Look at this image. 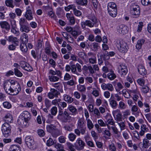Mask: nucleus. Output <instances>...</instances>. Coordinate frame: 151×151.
<instances>
[{"mask_svg": "<svg viewBox=\"0 0 151 151\" xmlns=\"http://www.w3.org/2000/svg\"><path fill=\"white\" fill-rule=\"evenodd\" d=\"M88 18L89 20H86L81 22V25L83 29H85L86 26L91 28L98 27L100 23L99 21L94 14H89Z\"/></svg>", "mask_w": 151, "mask_h": 151, "instance_id": "obj_1", "label": "nucleus"}, {"mask_svg": "<svg viewBox=\"0 0 151 151\" xmlns=\"http://www.w3.org/2000/svg\"><path fill=\"white\" fill-rule=\"evenodd\" d=\"M118 50L122 53H125L128 50L127 44L122 40H117L115 43Z\"/></svg>", "mask_w": 151, "mask_h": 151, "instance_id": "obj_2", "label": "nucleus"}, {"mask_svg": "<svg viewBox=\"0 0 151 151\" xmlns=\"http://www.w3.org/2000/svg\"><path fill=\"white\" fill-rule=\"evenodd\" d=\"M19 24L20 31L28 33L30 31L29 25L25 19L21 18L19 21Z\"/></svg>", "mask_w": 151, "mask_h": 151, "instance_id": "obj_3", "label": "nucleus"}, {"mask_svg": "<svg viewBox=\"0 0 151 151\" xmlns=\"http://www.w3.org/2000/svg\"><path fill=\"white\" fill-rule=\"evenodd\" d=\"M140 8L139 6L135 4H132L131 6L130 13L134 18H137L139 17L140 13Z\"/></svg>", "mask_w": 151, "mask_h": 151, "instance_id": "obj_4", "label": "nucleus"}, {"mask_svg": "<svg viewBox=\"0 0 151 151\" xmlns=\"http://www.w3.org/2000/svg\"><path fill=\"white\" fill-rule=\"evenodd\" d=\"M25 144L27 147L32 150H34L33 146L34 144V141L33 137L28 135L26 136L24 139Z\"/></svg>", "mask_w": 151, "mask_h": 151, "instance_id": "obj_5", "label": "nucleus"}, {"mask_svg": "<svg viewBox=\"0 0 151 151\" xmlns=\"http://www.w3.org/2000/svg\"><path fill=\"white\" fill-rule=\"evenodd\" d=\"M118 72L121 76L124 77L128 72L127 66L124 64H121L118 67Z\"/></svg>", "mask_w": 151, "mask_h": 151, "instance_id": "obj_6", "label": "nucleus"}, {"mask_svg": "<svg viewBox=\"0 0 151 151\" xmlns=\"http://www.w3.org/2000/svg\"><path fill=\"white\" fill-rule=\"evenodd\" d=\"M60 94V92L57 90L51 88L50 92L47 93V96L50 99H52L55 97L58 98Z\"/></svg>", "mask_w": 151, "mask_h": 151, "instance_id": "obj_7", "label": "nucleus"}, {"mask_svg": "<svg viewBox=\"0 0 151 151\" xmlns=\"http://www.w3.org/2000/svg\"><path fill=\"white\" fill-rule=\"evenodd\" d=\"M76 145H78V146L76 147L77 150H83L85 145V143L80 138H78L76 140Z\"/></svg>", "mask_w": 151, "mask_h": 151, "instance_id": "obj_8", "label": "nucleus"}, {"mask_svg": "<svg viewBox=\"0 0 151 151\" xmlns=\"http://www.w3.org/2000/svg\"><path fill=\"white\" fill-rule=\"evenodd\" d=\"M113 114L114 116L115 120L117 122H120L122 120V114L120 110L117 109L113 111Z\"/></svg>", "mask_w": 151, "mask_h": 151, "instance_id": "obj_9", "label": "nucleus"}, {"mask_svg": "<svg viewBox=\"0 0 151 151\" xmlns=\"http://www.w3.org/2000/svg\"><path fill=\"white\" fill-rule=\"evenodd\" d=\"M32 8L28 6L26 8V11L24 16L28 20H30L33 19V13L31 10Z\"/></svg>", "mask_w": 151, "mask_h": 151, "instance_id": "obj_10", "label": "nucleus"}, {"mask_svg": "<svg viewBox=\"0 0 151 151\" xmlns=\"http://www.w3.org/2000/svg\"><path fill=\"white\" fill-rule=\"evenodd\" d=\"M21 90L20 85L19 84H17L16 85L13 86V88L12 87L10 92L13 93L12 95H16L19 93Z\"/></svg>", "mask_w": 151, "mask_h": 151, "instance_id": "obj_11", "label": "nucleus"}, {"mask_svg": "<svg viewBox=\"0 0 151 151\" xmlns=\"http://www.w3.org/2000/svg\"><path fill=\"white\" fill-rule=\"evenodd\" d=\"M101 87L104 90H108L110 91H112L114 90V88L112 85L110 83H103L101 85Z\"/></svg>", "mask_w": 151, "mask_h": 151, "instance_id": "obj_12", "label": "nucleus"}, {"mask_svg": "<svg viewBox=\"0 0 151 151\" xmlns=\"http://www.w3.org/2000/svg\"><path fill=\"white\" fill-rule=\"evenodd\" d=\"M20 64L23 69L27 71H31L33 70L32 68L29 65L24 61H21L20 63Z\"/></svg>", "mask_w": 151, "mask_h": 151, "instance_id": "obj_13", "label": "nucleus"}, {"mask_svg": "<svg viewBox=\"0 0 151 151\" xmlns=\"http://www.w3.org/2000/svg\"><path fill=\"white\" fill-rule=\"evenodd\" d=\"M20 116L22 117V118L25 120V121L28 123L29 122V121L30 119L31 115L28 111H23L21 114Z\"/></svg>", "mask_w": 151, "mask_h": 151, "instance_id": "obj_14", "label": "nucleus"}, {"mask_svg": "<svg viewBox=\"0 0 151 151\" xmlns=\"http://www.w3.org/2000/svg\"><path fill=\"white\" fill-rule=\"evenodd\" d=\"M17 123L20 127L22 128L27 127L29 124V123L25 121V120L22 119V118H21L19 117V118L18 119Z\"/></svg>", "mask_w": 151, "mask_h": 151, "instance_id": "obj_15", "label": "nucleus"}, {"mask_svg": "<svg viewBox=\"0 0 151 151\" xmlns=\"http://www.w3.org/2000/svg\"><path fill=\"white\" fill-rule=\"evenodd\" d=\"M117 31L119 33L124 34L127 32V27L124 25L122 24L118 27Z\"/></svg>", "mask_w": 151, "mask_h": 151, "instance_id": "obj_16", "label": "nucleus"}, {"mask_svg": "<svg viewBox=\"0 0 151 151\" xmlns=\"http://www.w3.org/2000/svg\"><path fill=\"white\" fill-rule=\"evenodd\" d=\"M88 46L92 51L94 52L97 51L100 47L99 44L96 42L92 43Z\"/></svg>", "mask_w": 151, "mask_h": 151, "instance_id": "obj_17", "label": "nucleus"}, {"mask_svg": "<svg viewBox=\"0 0 151 151\" xmlns=\"http://www.w3.org/2000/svg\"><path fill=\"white\" fill-rule=\"evenodd\" d=\"M45 10L46 11H48L47 15L49 17L53 18L55 16V13L53 11L52 9L49 6H45Z\"/></svg>", "mask_w": 151, "mask_h": 151, "instance_id": "obj_18", "label": "nucleus"}, {"mask_svg": "<svg viewBox=\"0 0 151 151\" xmlns=\"http://www.w3.org/2000/svg\"><path fill=\"white\" fill-rule=\"evenodd\" d=\"M138 71L140 74L144 76L146 74L147 72L145 67L142 65H138L137 68Z\"/></svg>", "mask_w": 151, "mask_h": 151, "instance_id": "obj_19", "label": "nucleus"}, {"mask_svg": "<svg viewBox=\"0 0 151 151\" xmlns=\"http://www.w3.org/2000/svg\"><path fill=\"white\" fill-rule=\"evenodd\" d=\"M0 26L2 29L6 31H9L10 29V26L9 23L6 21H1L0 22Z\"/></svg>", "mask_w": 151, "mask_h": 151, "instance_id": "obj_20", "label": "nucleus"}, {"mask_svg": "<svg viewBox=\"0 0 151 151\" xmlns=\"http://www.w3.org/2000/svg\"><path fill=\"white\" fill-rule=\"evenodd\" d=\"M4 119L5 123H11L13 121V118L12 115L10 114H7L5 116Z\"/></svg>", "mask_w": 151, "mask_h": 151, "instance_id": "obj_21", "label": "nucleus"}, {"mask_svg": "<svg viewBox=\"0 0 151 151\" xmlns=\"http://www.w3.org/2000/svg\"><path fill=\"white\" fill-rule=\"evenodd\" d=\"M12 87L10 85V83H9V81H6L4 83V89L6 92V93H8V91L10 92Z\"/></svg>", "mask_w": 151, "mask_h": 151, "instance_id": "obj_22", "label": "nucleus"}, {"mask_svg": "<svg viewBox=\"0 0 151 151\" xmlns=\"http://www.w3.org/2000/svg\"><path fill=\"white\" fill-rule=\"evenodd\" d=\"M66 16L71 25H73L75 23L74 17L72 14L68 13L66 14Z\"/></svg>", "mask_w": 151, "mask_h": 151, "instance_id": "obj_23", "label": "nucleus"}, {"mask_svg": "<svg viewBox=\"0 0 151 151\" xmlns=\"http://www.w3.org/2000/svg\"><path fill=\"white\" fill-rule=\"evenodd\" d=\"M63 119L62 121L64 123L67 122L68 120H70L71 117L70 116L69 114L66 111L64 112Z\"/></svg>", "mask_w": 151, "mask_h": 151, "instance_id": "obj_24", "label": "nucleus"}, {"mask_svg": "<svg viewBox=\"0 0 151 151\" xmlns=\"http://www.w3.org/2000/svg\"><path fill=\"white\" fill-rule=\"evenodd\" d=\"M11 127L10 125L7 123H4L2 125L1 130L2 132L4 131H11Z\"/></svg>", "mask_w": 151, "mask_h": 151, "instance_id": "obj_25", "label": "nucleus"}, {"mask_svg": "<svg viewBox=\"0 0 151 151\" xmlns=\"http://www.w3.org/2000/svg\"><path fill=\"white\" fill-rule=\"evenodd\" d=\"M50 134L53 137L55 138L62 134V132L56 128Z\"/></svg>", "mask_w": 151, "mask_h": 151, "instance_id": "obj_26", "label": "nucleus"}, {"mask_svg": "<svg viewBox=\"0 0 151 151\" xmlns=\"http://www.w3.org/2000/svg\"><path fill=\"white\" fill-rule=\"evenodd\" d=\"M63 97L64 100L69 104L71 103L73 101V98L66 94H64L63 96Z\"/></svg>", "mask_w": 151, "mask_h": 151, "instance_id": "obj_27", "label": "nucleus"}, {"mask_svg": "<svg viewBox=\"0 0 151 151\" xmlns=\"http://www.w3.org/2000/svg\"><path fill=\"white\" fill-rule=\"evenodd\" d=\"M146 127V126L145 124H142L141 126V130L139 132V134L141 136L143 135L144 133L148 131V129Z\"/></svg>", "mask_w": 151, "mask_h": 151, "instance_id": "obj_28", "label": "nucleus"}, {"mask_svg": "<svg viewBox=\"0 0 151 151\" xmlns=\"http://www.w3.org/2000/svg\"><path fill=\"white\" fill-rule=\"evenodd\" d=\"M77 127L78 128H83L85 127V124L83 119H79L78 121Z\"/></svg>", "mask_w": 151, "mask_h": 151, "instance_id": "obj_29", "label": "nucleus"}, {"mask_svg": "<svg viewBox=\"0 0 151 151\" xmlns=\"http://www.w3.org/2000/svg\"><path fill=\"white\" fill-rule=\"evenodd\" d=\"M8 40L9 42H13L15 45H18L19 42L17 40V38L16 37H14L12 36H10L8 38Z\"/></svg>", "mask_w": 151, "mask_h": 151, "instance_id": "obj_30", "label": "nucleus"}, {"mask_svg": "<svg viewBox=\"0 0 151 151\" xmlns=\"http://www.w3.org/2000/svg\"><path fill=\"white\" fill-rule=\"evenodd\" d=\"M145 42V40L143 39L138 40L135 46L136 48L138 50L140 49Z\"/></svg>", "mask_w": 151, "mask_h": 151, "instance_id": "obj_31", "label": "nucleus"}, {"mask_svg": "<svg viewBox=\"0 0 151 151\" xmlns=\"http://www.w3.org/2000/svg\"><path fill=\"white\" fill-rule=\"evenodd\" d=\"M68 109L71 113L73 115H76L77 113V109L75 107L71 105H69L68 108Z\"/></svg>", "mask_w": 151, "mask_h": 151, "instance_id": "obj_32", "label": "nucleus"}, {"mask_svg": "<svg viewBox=\"0 0 151 151\" xmlns=\"http://www.w3.org/2000/svg\"><path fill=\"white\" fill-rule=\"evenodd\" d=\"M21 51L24 53H26L27 52L28 48L26 44L24 43H22L20 46Z\"/></svg>", "mask_w": 151, "mask_h": 151, "instance_id": "obj_33", "label": "nucleus"}, {"mask_svg": "<svg viewBox=\"0 0 151 151\" xmlns=\"http://www.w3.org/2000/svg\"><path fill=\"white\" fill-rule=\"evenodd\" d=\"M56 128L55 126L53 124L47 125L46 126L47 131L50 133L54 130Z\"/></svg>", "mask_w": 151, "mask_h": 151, "instance_id": "obj_34", "label": "nucleus"}, {"mask_svg": "<svg viewBox=\"0 0 151 151\" xmlns=\"http://www.w3.org/2000/svg\"><path fill=\"white\" fill-rule=\"evenodd\" d=\"M106 124L114 125V122L111 116H109L107 117Z\"/></svg>", "mask_w": 151, "mask_h": 151, "instance_id": "obj_35", "label": "nucleus"}, {"mask_svg": "<svg viewBox=\"0 0 151 151\" xmlns=\"http://www.w3.org/2000/svg\"><path fill=\"white\" fill-rule=\"evenodd\" d=\"M54 147L57 149V151H65L64 150V146L61 144L59 143L56 144Z\"/></svg>", "mask_w": 151, "mask_h": 151, "instance_id": "obj_36", "label": "nucleus"}, {"mask_svg": "<svg viewBox=\"0 0 151 151\" xmlns=\"http://www.w3.org/2000/svg\"><path fill=\"white\" fill-rule=\"evenodd\" d=\"M108 10H111L113 9L117 10V7L116 4L114 2H110L108 4Z\"/></svg>", "mask_w": 151, "mask_h": 151, "instance_id": "obj_37", "label": "nucleus"}, {"mask_svg": "<svg viewBox=\"0 0 151 151\" xmlns=\"http://www.w3.org/2000/svg\"><path fill=\"white\" fill-rule=\"evenodd\" d=\"M108 79L111 80H114L116 77V75L114 73V72L111 71L107 75Z\"/></svg>", "mask_w": 151, "mask_h": 151, "instance_id": "obj_38", "label": "nucleus"}, {"mask_svg": "<svg viewBox=\"0 0 151 151\" xmlns=\"http://www.w3.org/2000/svg\"><path fill=\"white\" fill-rule=\"evenodd\" d=\"M109 101L110 102V104L111 107L113 109H116L117 105V104L116 101L114 99H111Z\"/></svg>", "mask_w": 151, "mask_h": 151, "instance_id": "obj_39", "label": "nucleus"}, {"mask_svg": "<svg viewBox=\"0 0 151 151\" xmlns=\"http://www.w3.org/2000/svg\"><path fill=\"white\" fill-rule=\"evenodd\" d=\"M108 11L109 15L112 17H115L116 16L117 14V10L115 9L111 11L110 9L109 10H108Z\"/></svg>", "mask_w": 151, "mask_h": 151, "instance_id": "obj_40", "label": "nucleus"}, {"mask_svg": "<svg viewBox=\"0 0 151 151\" xmlns=\"http://www.w3.org/2000/svg\"><path fill=\"white\" fill-rule=\"evenodd\" d=\"M10 151H20V147L16 145H13L11 146L10 148Z\"/></svg>", "mask_w": 151, "mask_h": 151, "instance_id": "obj_41", "label": "nucleus"}, {"mask_svg": "<svg viewBox=\"0 0 151 151\" xmlns=\"http://www.w3.org/2000/svg\"><path fill=\"white\" fill-rule=\"evenodd\" d=\"M87 122V126L89 130L92 129L94 127V125L92 123V121L90 119L86 120Z\"/></svg>", "mask_w": 151, "mask_h": 151, "instance_id": "obj_42", "label": "nucleus"}, {"mask_svg": "<svg viewBox=\"0 0 151 151\" xmlns=\"http://www.w3.org/2000/svg\"><path fill=\"white\" fill-rule=\"evenodd\" d=\"M21 40L22 42V43H24L26 44L28 40V37L27 34L25 33H24L22 36Z\"/></svg>", "mask_w": 151, "mask_h": 151, "instance_id": "obj_43", "label": "nucleus"}, {"mask_svg": "<svg viewBox=\"0 0 151 151\" xmlns=\"http://www.w3.org/2000/svg\"><path fill=\"white\" fill-rule=\"evenodd\" d=\"M116 123L119 126L121 131L125 129V122H123L122 120V121L120 122H116Z\"/></svg>", "mask_w": 151, "mask_h": 151, "instance_id": "obj_44", "label": "nucleus"}, {"mask_svg": "<svg viewBox=\"0 0 151 151\" xmlns=\"http://www.w3.org/2000/svg\"><path fill=\"white\" fill-rule=\"evenodd\" d=\"M76 137V135L73 133H70L68 136V138L71 141H73Z\"/></svg>", "mask_w": 151, "mask_h": 151, "instance_id": "obj_45", "label": "nucleus"}, {"mask_svg": "<svg viewBox=\"0 0 151 151\" xmlns=\"http://www.w3.org/2000/svg\"><path fill=\"white\" fill-rule=\"evenodd\" d=\"M143 142L142 147L145 148H147L149 146V141L147 139H143Z\"/></svg>", "mask_w": 151, "mask_h": 151, "instance_id": "obj_46", "label": "nucleus"}, {"mask_svg": "<svg viewBox=\"0 0 151 151\" xmlns=\"http://www.w3.org/2000/svg\"><path fill=\"white\" fill-rule=\"evenodd\" d=\"M13 1L12 0H6L5 1V4L6 6L12 8L14 7V6L13 5Z\"/></svg>", "mask_w": 151, "mask_h": 151, "instance_id": "obj_47", "label": "nucleus"}, {"mask_svg": "<svg viewBox=\"0 0 151 151\" xmlns=\"http://www.w3.org/2000/svg\"><path fill=\"white\" fill-rule=\"evenodd\" d=\"M49 78L51 82H55L57 81L59 79V78L55 76H49Z\"/></svg>", "mask_w": 151, "mask_h": 151, "instance_id": "obj_48", "label": "nucleus"}, {"mask_svg": "<svg viewBox=\"0 0 151 151\" xmlns=\"http://www.w3.org/2000/svg\"><path fill=\"white\" fill-rule=\"evenodd\" d=\"M70 70L71 72L74 73L75 74L78 75H79L76 68V66L75 65H72L70 66Z\"/></svg>", "mask_w": 151, "mask_h": 151, "instance_id": "obj_49", "label": "nucleus"}, {"mask_svg": "<svg viewBox=\"0 0 151 151\" xmlns=\"http://www.w3.org/2000/svg\"><path fill=\"white\" fill-rule=\"evenodd\" d=\"M89 62L91 64H93L96 63V56H93L90 58L88 59Z\"/></svg>", "mask_w": 151, "mask_h": 151, "instance_id": "obj_50", "label": "nucleus"}, {"mask_svg": "<svg viewBox=\"0 0 151 151\" xmlns=\"http://www.w3.org/2000/svg\"><path fill=\"white\" fill-rule=\"evenodd\" d=\"M93 111L95 116H96L97 118H100V113L98 109L95 108Z\"/></svg>", "mask_w": 151, "mask_h": 151, "instance_id": "obj_51", "label": "nucleus"}, {"mask_svg": "<svg viewBox=\"0 0 151 151\" xmlns=\"http://www.w3.org/2000/svg\"><path fill=\"white\" fill-rule=\"evenodd\" d=\"M77 88L78 91L81 92H84L86 91V88L84 85H80Z\"/></svg>", "mask_w": 151, "mask_h": 151, "instance_id": "obj_52", "label": "nucleus"}, {"mask_svg": "<svg viewBox=\"0 0 151 151\" xmlns=\"http://www.w3.org/2000/svg\"><path fill=\"white\" fill-rule=\"evenodd\" d=\"M66 145L71 151H74V147L72 144L69 142H67Z\"/></svg>", "mask_w": 151, "mask_h": 151, "instance_id": "obj_53", "label": "nucleus"}, {"mask_svg": "<svg viewBox=\"0 0 151 151\" xmlns=\"http://www.w3.org/2000/svg\"><path fill=\"white\" fill-rule=\"evenodd\" d=\"M141 3L144 6H148L151 4V0H141Z\"/></svg>", "mask_w": 151, "mask_h": 151, "instance_id": "obj_54", "label": "nucleus"}, {"mask_svg": "<svg viewBox=\"0 0 151 151\" xmlns=\"http://www.w3.org/2000/svg\"><path fill=\"white\" fill-rule=\"evenodd\" d=\"M119 108L121 109H124L126 108L127 106L124 102L120 101L119 103Z\"/></svg>", "mask_w": 151, "mask_h": 151, "instance_id": "obj_55", "label": "nucleus"}, {"mask_svg": "<svg viewBox=\"0 0 151 151\" xmlns=\"http://www.w3.org/2000/svg\"><path fill=\"white\" fill-rule=\"evenodd\" d=\"M108 54V52L107 51H105L104 52H103V54L102 55V57L104 60H108L109 59V55Z\"/></svg>", "mask_w": 151, "mask_h": 151, "instance_id": "obj_56", "label": "nucleus"}, {"mask_svg": "<svg viewBox=\"0 0 151 151\" xmlns=\"http://www.w3.org/2000/svg\"><path fill=\"white\" fill-rule=\"evenodd\" d=\"M14 73L16 76L19 77H21L22 76V74L17 68L14 69Z\"/></svg>", "mask_w": 151, "mask_h": 151, "instance_id": "obj_57", "label": "nucleus"}, {"mask_svg": "<svg viewBox=\"0 0 151 151\" xmlns=\"http://www.w3.org/2000/svg\"><path fill=\"white\" fill-rule=\"evenodd\" d=\"M57 112V108L56 106H53L51 109V113L52 115H55Z\"/></svg>", "mask_w": 151, "mask_h": 151, "instance_id": "obj_58", "label": "nucleus"}, {"mask_svg": "<svg viewBox=\"0 0 151 151\" xmlns=\"http://www.w3.org/2000/svg\"><path fill=\"white\" fill-rule=\"evenodd\" d=\"M60 101H61V99H55L52 100V103L53 105L57 106H58V104H59Z\"/></svg>", "mask_w": 151, "mask_h": 151, "instance_id": "obj_59", "label": "nucleus"}, {"mask_svg": "<svg viewBox=\"0 0 151 151\" xmlns=\"http://www.w3.org/2000/svg\"><path fill=\"white\" fill-rule=\"evenodd\" d=\"M66 138L63 136H60L58 138V141L61 143H65L66 142Z\"/></svg>", "mask_w": 151, "mask_h": 151, "instance_id": "obj_60", "label": "nucleus"}, {"mask_svg": "<svg viewBox=\"0 0 151 151\" xmlns=\"http://www.w3.org/2000/svg\"><path fill=\"white\" fill-rule=\"evenodd\" d=\"M58 105V107L60 108L62 107L63 108L66 107L67 104L65 102H62L61 101H60Z\"/></svg>", "mask_w": 151, "mask_h": 151, "instance_id": "obj_61", "label": "nucleus"}, {"mask_svg": "<svg viewBox=\"0 0 151 151\" xmlns=\"http://www.w3.org/2000/svg\"><path fill=\"white\" fill-rule=\"evenodd\" d=\"M123 113V117L124 118H126L128 116L130 115V112L129 110L127 109L124 111Z\"/></svg>", "mask_w": 151, "mask_h": 151, "instance_id": "obj_62", "label": "nucleus"}, {"mask_svg": "<svg viewBox=\"0 0 151 151\" xmlns=\"http://www.w3.org/2000/svg\"><path fill=\"white\" fill-rule=\"evenodd\" d=\"M45 103L46 107L49 108L51 106L50 101L48 99H45Z\"/></svg>", "mask_w": 151, "mask_h": 151, "instance_id": "obj_63", "label": "nucleus"}, {"mask_svg": "<svg viewBox=\"0 0 151 151\" xmlns=\"http://www.w3.org/2000/svg\"><path fill=\"white\" fill-rule=\"evenodd\" d=\"M54 143V142L53 139L50 138H49L46 142V144L48 146L52 145H53Z\"/></svg>", "mask_w": 151, "mask_h": 151, "instance_id": "obj_64", "label": "nucleus"}]
</instances>
